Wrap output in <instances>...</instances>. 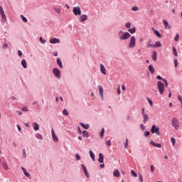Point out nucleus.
Listing matches in <instances>:
<instances>
[{"label": "nucleus", "instance_id": "obj_60", "mask_svg": "<svg viewBox=\"0 0 182 182\" xmlns=\"http://www.w3.org/2000/svg\"><path fill=\"white\" fill-rule=\"evenodd\" d=\"M77 129H78V133L80 134H82V130L80 129V127H78Z\"/></svg>", "mask_w": 182, "mask_h": 182}, {"label": "nucleus", "instance_id": "obj_34", "mask_svg": "<svg viewBox=\"0 0 182 182\" xmlns=\"http://www.w3.org/2000/svg\"><path fill=\"white\" fill-rule=\"evenodd\" d=\"M173 53L174 55V56H178V53H177V49H176V47H173Z\"/></svg>", "mask_w": 182, "mask_h": 182}, {"label": "nucleus", "instance_id": "obj_36", "mask_svg": "<svg viewBox=\"0 0 182 182\" xmlns=\"http://www.w3.org/2000/svg\"><path fill=\"white\" fill-rule=\"evenodd\" d=\"M126 142L124 144L125 149H127L129 147V139L126 138Z\"/></svg>", "mask_w": 182, "mask_h": 182}, {"label": "nucleus", "instance_id": "obj_48", "mask_svg": "<svg viewBox=\"0 0 182 182\" xmlns=\"http://www.w3.org/2000/svg\"><path fill=\"white\" fill-rule=\"evenodd\" d=\"M23 173H24V176H26V177H31V174L28 173V171H24Z\"/></svg>", "mask_w": 182, "mask_h": 182}, {"label": "nucleus", "instance_id": "obj_27", "mask_svg": "<svg viewBox=\"0 0 182 182\" xmlns=\"http://www.w3.org/2000/svg\"><path fill=\"white\" fill-rule=\"evenodd\" d=\"M150 73H151L153 75V73H154V67H153V65H149V68H148Z\"/></svg>", "mask_w": 182, "mask_h": 182}, {"label": "nucleus", "instance_id": "obj_63", "mask_svg": "<svg viewBox=\"0 0 182 182\" xmlns=\"http://www.w3.org/2000/svg\"><path fill=\"white\" fill-rule=\"evenodd\" d=\"M122 90H126V86L122 85Z\"/></svg>", "mask_w": 182, "mask_h": 182}, {"label": "nucleus", "instance_id": "obj_21", "mask_svg": "<svg viewBox=\"0 0 182 182\" xmlns=\"http://www.w3.org/2000/svg\"><path fill=\"white\" fill-rule=\"evenodd\" d=\"M161 42L160 41H156L155 44L153 45V48H161Z\"/></svg>", "mask_w": 182, "mask_h": 182}, {"label": "nucleus", "instance_id": "obj_50", "mask_svg": "<svg viewBox=\"0 0 182 182\" xmlns=\"http://www.w3.org/2000/svg\"><path fill=\"white\" fill-rule=\"evenodd\" d=\"M75 159H76L77 161H79V160H80V155H79V154H77L75 155Z\"/></svg>", "mask_w": 182, "mask_h": 182}, {"label": "nucleus", "instance_id": "obj_31", "mask_svg": "<svg viewBox=\"0 0 182 182\" xmlns=\"http://www.w3.org/2000/svg\"><path fill=\"white\" fill-rule=\"evenodd\" d=\"M100 136L102 139H103V136H105V128H102L100 133Z\"/></svg>", "mask_w": 182, "mask_h": 182}, {"label": "nucleus", "instance_id": "obj_61", "mask_svg": "<svg viewBox=\"0 0 182 182\" xmlns=\"http://www.w3.org/2000/svg\"><path fill=\"white\" fill-rule=\"evenodd\" d=\"M17 129L18 132H21V130H22V128H21V125H17Z\"/></svg>", "mask_w": 182, "mask_h": 182}, {"label": "nucleus", "instance_id": "obj_51", "mask_svg": "<svg viewBox=\"0 0 182 182\" xmlns=\"http://www.w3.org/2000/svg\"><path fill=\"white\" fill-rule=\"evenodd\" d=\"M23 112H29V109H28V107H23L22 108Z\"/></svg>", "mask_w": 182, "mask_h": 182}, {"label": "nucleus", "instance_id": "obj_22", "mask_svg": "<svg viewBox=\"0 0 182 182\" xmlns=\"http://www.w3.org/2000/svg\"><path fill=\"white\" fill-rule=\"evenodd\" d=\"M21 65L23 66V68L24 69H26V68H28V65H27V63H26V60L23 59V60H21Z\"/></svg>", "mask_w": 182, "mask_h": 182}, {"label": "nucleus", "instance_id": "obj_41", "mask_svg": "<svg viewBox=\"0 0 182 182\" xmlns=\"http://www.w3.org/2000/svg\"><path fill=\"white\" fill-rule=\"evenodd\" d=\"M131 175L132 176V177H137V173H136V172L134 171H131Z\"/></svg>", "mask_w": 182, "mask_h": 182}, {"label": "nucleus", "instance_id": "obj_45", "mask_svg": "<svg viewBox=\"0 0 182 182\" xmlns=\"http://www.w3.org/2000/svg\"><path fill=\"white\" fill-rule=\"evenodd\" d=\"M171 141H172L173 146H176V139H174V137H171Z\"/></svg>", "mask_w": 182, "mask_h": 182}, {"label": "nucleus", "instance_id": "obj_19", "mask_svg": "<svg viewBox=\"0 0 182 182\" xmlns=\"http://www.w3.org/2000/svg\"><path fill=\"white\" fill-rule=\"evenodd\" d=\"M152 60H157V52L156 51H153L152 53V56H151Z\"/></svg>", "mask_w": 182, "mask_h": 182}, {"label": "nucleus", "instance_id": "obj_28", "mask_svg": "<svg viewBox=\"0 0 182 182\" xmlns=\"http://www.w3.org/2000/svg\"><path fill=\"white\" fill-rule=\"evenodd\" d=\"M80 126L83 127V129H85V130H87L89 129V124H83V122L80 123Z\"/></svg>", "mask_w": 182, "mask_h": 182}, {"label": "nucleus", "instance_id": "obj_57", "mask_svg": "<svg viewBox=\"0 0 182 182\" xmlns=\"http://www.w3.org/2000/svg\"><path fill=\"white\" fill-rule=\"evenodd\" d=\"M107 146H112V141H107Z\"/></svg>", "mask_w": 182, "mask_h": 182}, {"label": "nucleus", "instance_id": "obj_18", "mask_svg": "<svg viewBox=\"0 0 182 182\" xmlns=\"http://www.w3.org/2000/svg\"><path fill=\"white\" fill-rule=\"evenodd\" d=\"M113 176L114 177H120V172L119 171V169H115L113 172Z\"/></svg>", "mask_w": 182, "mask_h": 182}, {"label": "nucleus", "instance_id": "obj_29", "mask_svg": "<svg viewBox=\"0 0 182 182\" xmlns=\"http://www.w3.org/2000/svg\"><path fill=\"white\" fill-rule=\"evenodd\" d=\"M82 136H83V137H86L87 139H89V136H90L89 132L86 130H84L82 132Z\"/></svg>", "mask_w": 182, "mask_h": 182}, {"label": "nucleus", "instance_id": "obj_7", "mask_svg": "<svg viewBox=\"0 0 182 182\" xmlns=\"http://www.w3.org/2000/svg\"><path fill=\"white\" fill-rule=\"evenodd\" d=\"M53 73L54 75L57 77V79H60L61 75H60V70L58 69V68H54L53 69Z\"/></svg>", "mask_w": 182, "mask_h": 182}, {"label": "nucleus", "instance_id": "obj_24", "mask_svg": "<svg viewBox=\"0 0 182 182\" xmlns=\"http://www.w3.org/2000/svg\"><path fill=\"white\" fill-rule=\"evenodd\" d=\"M89 153L92 161H96V159L95 158V154L93 153V151H92V150H90Z\"/></svg>", "mask_w": 182, "mask_h": 182}, {"label": "nucleus", "instance_id": "obj_53", "mask_svg": "<svg viewBox=\"0 0 182 182\" xmlns=\"http://www.w3.org/2000/svg\"><path fill=\"white\" fill-rule=\"evenodd\" d=\"M139 179L141 182H143V176L141 175V173H139Z\"/></svg>", "mask_w": 182, "mask_h": 182}, {"label": "nucleus", "instance_id": "obj_49", "mask_svg": "<svg viewBox=\"0 0 182 182\" xmlns=\"http://www.w3.org/2000/svg\"><path fill=\"white\" fill-rule=\"evenodd\" d=\"M140 128L141 130H143V132H144V130H146V127H144V124H140Z\"/></svg>", "mask_w": 182, "mask_h": 182}, {"label": "nucleus", "instance_id": "obj_43", "mask_svg": "<svg viewBox=\"0 0 182 182\" xmlns=\"http://www.w3.org/2000/svg\"><path fill=\"white\" fill-rule=\"evenodd\" d=\"M144 136L145 137H149V136H150V132L146 131V132H144Z\"/></svg>", "mask_w": 182, "mask_h": 182}, {"label": "nucleus", "instance_id": "obj_12", "mask_svg": "<svg viewBox=\"0 0 182 182\" xmlns=\"http://www.w3.org/2000/svg\"><path fill=\"white\" fill-rule=\"evenodd\" d=\"M99 163L103 164L105 161V156H103V154L100 153L99 154V159H98Z\"/></svg>", "mask_w": 182, "mask_h": 182}, {"label": "nucleus", "instance_id": "obj_13", "mask_svg": "<svg viewBox=\"0 0 182 182\" xmlns=\"http://www.w3.org/2000/svg\"><path fill=\"white\" fill-rule=\"evenodd\" d=\"M163 23L166 29H171V26L168 25V21H167V20H164Z\"/></svg>", "mask_w": 182, "mask_h": 182}, {"label": "nucleus", "instance_id": "obj_15", "mask_svg": "<svg viewBox=\"0 0 182 182\" xmlns=\"http://www.w3.org/2000/svg\"><path fill=\"white\" fill-rule=\"evenodd\" d=\"M60 42V40L56 38H54L50 40V43H53V44L59 43Z\"/></svg>", "mask_w": 182, "mask_h": 182}, {"label": "nucleus", "instance_id": "obj_58", "mask_svg": "<svg viewBox=\"0 0 182 182\" xmlns=\"http://www.w3.org/2000/svg\"><path fill=\"white\" fill-rule=\"evenodd\" d=\"M18 56L21 58V56H22V51H21V50H19L18 51Z\"/></svg>", "mask_w": 182, "mask_h": 182}, {"label": "nucleus", "instance_id": "obj_16", "mask_svg": "<svg viewBox=\"0 0 182 182\" xmlns=\"http://www.w3.org/2000/svg\"><path fill=\"white\" fill-rule=\"evenodd\" d=\"M57 65H58L61 69H63V63H62L60 58H57Z\"/></svg>", "mask_w": 182, "mask_h": 182}, {"label": "nucleus", "instance_id": "obj_4", "mask_svg": "<svg viewBox=\"0 0 182 182\" xmlns=\"http://www.w3.org/2000/svg\"><path fill=\"white\" fill-rule=\"evenodd\" d=\"M151 132L152 134H156L157 136H160V128L159 127H156V125H153L151 128Z\"/></svg>", "mask_w": 182, "mask_h": 182}, {"label": "nucleus", "instance_id": "obj_5", "mask_svg": "<svg viewBox=\"0 0 182 182\" xmlns=\"http://www.w3.org/2000/svg\"><path fill=\"white\" fill-rule=\"evenodd\" d=\"M134 46H136V37H134V36L131 37L129 43L128 45V48H134Z\"/></svg>", "mask_w": 182, "mask_h": 182}, {"label": "nucleus", "instance_id": "obj_44", "mask_svg": "<svg viewBox=\"0 0 182 182\" xmlns=\"http://www.w3.org/2000/svg\"><path fill=\"white\" fill-rule=\"evenodd\" d=\"M179 38H180V35L178 33H176V36L174 38V41L176 42H177V41H178Z\"/></svg>", "mask_w": 182, "mask_h": 182}, {"label": "nucleus", "instance_id": "obj_9", "mask_svg": "<svg viewBox=\"0 0 182 182\" xmlns=\"http://www.w3.org/2000/svg\"><path fill=\"white\" fill-rule=\"evenodd\" d=\"M0 15L1 16L2 20L6 21V16L5 15V12L4 11V8H2L1 6H0Z\"/></svg>", "mask_w": 182, "mask_h": 182}, {"label": "nucleus", "instance_id": "obj_52", "mask_svg": "<svg viewBox=\"0 0 182 182\" xmlns=\"http://www.w3.org/2000/svg\"><path fill=\"white\" fill-rule=\"evenodd\" d=\"M174 66L175 68H177V66H178V61L177 60V59L174 60Z\"/></svg>", "mask_w": 182, "mask_h": 182}, {"label": "nucleus", "instance_id": "obj_6", "mask_svg": "<svg viewBox=\"0 0 182 182\" xmlns=\"http://www.w3.org/2000/svg\"><path fill=\"white\" fill-rule=\"evenodd\" d=\"M73 12L75 16H77L79 15H82V10H80V7L75 6L73 9Z\"/></svg>", "mask_w": 182, "mask_h": 182}, {"label": "nucleus", "instance_id": "obj_37", "mask_svg": "<svg viewBox=\"0 0 182 182\" xmlns=\"http://www.w3.org/2000/svg\"><path fill=\"white\" fill-rule=\"evenodd\" d=\"M2 166L4 170H8V164H6V163L3 162Z\"/></svg>", "mask_w": 182, "mask_h": 182}, {"label": "nucleus", "instance_id": "obj_20", "mask_svg": "<svg viewBox=\"0 0 182 182\" xmlns=\"http://www.w3.org/2000/svg\"><path fill=\"white\" fill-rule=\"evenodd\" d=\"M100 70L103 73V75H106V68L103 64H100Z\"/></svg>", "mask_w": 182, "mask_h": 182}, {"label": "nucleus", "instance_id": "obj_64", "mask_svg": "<svg viewBox=\"0 0 182 182\" xmlns=\"http://www.w3.org/2000/svg\"><path fill=\"white\" fill-rule=\"evenodd\" d=\"M53 55H54V56H58V53H57V51H55V52L53 53Z\"/></svg>", "mask_w": 182, "mask_h": 182}, {"label": "nucleus", "instance_id": "obj_62", "mask_svg": "<svg viewBox=\"0 0 182 182\" xmlns=\"http://www.w3.org/2000/svg\"><path fill=\"white\" fill-rule=\"evenodd\" d=\"M141 114L143 116H144V114H146V113H144V108H142Z\"/></svg>", "mask_w": 182, "mask_h": 182}, {"label": "nucleus", "instance_id": "obj_30", "mask_svg": "<svg viewBox=\"0 0 182 182\" xmlns=\"http://www.w3.org/2000/svg\"><path fill=\"white\" fill-rule=\"evenodd\" d=\"M128 32H129V33H136V27L129 28Z\"/></svg>", "mask_w": 182, "mask_h": 182}, {"label": "nucleus", "instance_id": "obj_1", "mask_svg": "<svg viewBox=\"0 0 182 182\" xmlns=\"http://www.w3.org/2000/svg\"><path fill=\"white\" fill-rule=\"evenodd\" d=\"M119 41H126L130 38L131 35L129 32H124L123 31H119Z\"/></svg>", "mask_w": 182, "mask_h": 182}, {"label": "nucleus", "instance_id": "obj_10", "mask_svg": "<svg viewBox=\"0 0 182 182\" xmlns=\"http://www.w3.org/2000/svg\"><path fill=\"white\" fill-rule=\"evenodd\" d=\"M81 167L82 168V171L84 172V174H85L86 177L87 178H89L90 176H89V172H87V168H86V166L81 164Z\"/></svg>", "mask_w": 182, "mask_h": 182}, {"label": "nucleus", "instance_id": "obj_25", "mask_svg": "<svg viewBox=\"0 0 182 182\" xmlns=\"http://www.w3.org/2000/svg\"><path fill=\"white\" fill-rule=\"evenodd\" d=\"M144 121L143 123L146 124L149 122V115L147 114L143 115Z\"/></svg>", "mask_w": 182, "mask_h": 182}, {"label": "nucleus", "instance_id": "obj_23", "mask_svg": "<svg viewBox=\"0 0 182 182\" xmlns=\"http://www.w3.org/2000/svg\"><path fill=\"white\" fill-rule=\"evenodd\" d=\"M99 92H100V97L102 99H103V87L102 86H99Z\"/></svg>", "mask_w": 182, "mask_h": 182}, {"label": "nucleus", "instance_id": "obj_2", "mask_svg": "<svg viewBox=\"0 0 182 182\" xmlns=\"http://www.w3.org/2000/svg\"><path fill=\"white\" fill-rule=\"evenodd\" d=\"M171 124L175 130H178V129H180V121H178V119L173 117Z\"/></svg>", "mask_w": 182, "mask_h": 182}, {"label": "nucleus", "instance_id": "obj_17", "mask_svg": "<svg viewBox=\"0 0 182 182\" xmlns=\"http://www.w3.org/2000/svg\"><path fill=\"white\" fill-rule=\"evenodd\" d=\"M152 29L154 30V34L158 37V38H162L163 36L161 35V33H160V32L156 29H154V28H152Z\"/></svg>", "mask_w": 182, "mask_h": 182}, {"label": "nucleus", "instance_id": "obj_46", "mask_svg": "<svg viewBox=\"0 0 182 182\" xmlns=\"http://www.w3.org/2000/svg\"><path fill=\"white\" fill-rule=\"evenodd\" d=\"M23 159H26V150L25 149H23Z\"/></svg>", "mask_w": 182, "mask_h": 182}, {"label": "nucleus", "instance_id": "obj_32", "mask_svg": "<svg viewBox=\"0 0 182 182\" xmlns=\"http://www.w3.org/2000/svg\"><path fill=\"white\" fill-rule=\"evenodd\" d=\"M36 139H39L40 140H43V136L41 134H36Z\"/></svg>", "mask_w": 182, "mask_h": 182}, {"label": "nucleus", "instance_id": "obj_54", "mask_svg": "<svg viewBox=\"0 0 182 182\" xmlns=\"http://www.w3.org/2000/svg\"><path fill=\"white\" fill-rule=\"evenodd\" d=\"M132 11L136 12V11H139V7L138 6H133L132 9Z\"/></svg>", "mask_w": 182, "mask_h": 182}, {"label": "nucleus", "instance_id": "obj_40", "mask_svg": "<svg viewBox=\"0 0 182 182\" xmlns=\"http://www.w3.org/2000/svg\"><path fill=\"white\" fill-rule=\"evenodd\" d=\"M21 18H22L23 22H28V18L23 16V15H21Z\"/></svg>", "mask_w": 182, "mask_h": 182}, {"label": "nucleus", "instance_id": "obj_59", "mask_svg": "<svg viewBox=\"0 0 182 182\" xmlns=\"http://www.w3.org/2000/svg\"><path fill=\"white\" fill-rule=\"evenodd\" d=\"M151 173H153V171H154V166H153V165L151 166Z\"/></svg>", "mask_w": 182, "mask_h": 182}, {"label": "nucleus", "instance_id": "obj_56", "mask_svg": "<svg viewBox=\"0 0 182 182\" xmlns=\"http://www.w3.org/2000/svg\"><path fill=\"white\" fill-rule=\"evenodd\" d=\"M156 79H158V80H163V81L164 80V79L163 77H161V76H160V75H157Z\"/></svg>", "mask_w": 182, "mask_h": 182}, {"label": "nucleus", "instance_id": "obj_42", "mask_svg": "<svg viewBox=\"0 0 182 182\" xmlns=\"http://www.w3.org/2000/svg\"><path fill=\"white\" fill-rule=\"evenodd\" d=\"M54 11H55V12H57V14H60V12H61L60 8H58V7L54 8Z\"/></svg>", "mask_w": 182, "mask_h": 182}, {"label": "nucleus", "instance_id": "obj_8", "mask_svg": "<svg viewBox=\"0 0 182 182\" xmlns=\"http://www.w3.org/2000/svg\"><path fill=\"white\" fill-rule=\"evenodd\" d=\"M51 134L53 141H55V143H58L59 141V138H58V136L55 134V130L53 129H51Z\"/></svg>", "mask_w": 182, "mask_h": 182}, {"label": "nucleus", "instance_id": "obj_26", "mask_svg": "<svg viewBox=\"0 0 182 182\" xmlns=\"http://www.w3.org/2000/svg\"><path fill=\"white\" fill-rule=\"evenodd\" d=\"M33 129H34V130L36 132V131H38V130H39V124H38V123H36V122H34L33 124Z\"/></svg>", "mask_w": 182, "mask_h": 182}, {"label": "nucleus", "instance_id": "obj_11", "mask_svg": "<svg viewBox=\"0 0 182 182\" xmlns=\"http://www.w3.org/2000/svg\"><path fill=\"white\" fill-rule=\"evenodd\" d=\"M85 21H87V15L82 14L80 17V21L85 22Z\"/></svg>", "mask_w": 182, "mask_h": 182}, {"label": "nucleus", "instance_id": "obj_47", "mask_svg": "<svg viewBox=\"0 0 182 182\" xmlns=\"http://www.w3.org/2000/svg\"><path fill=\"white\" fill-rule=\"evenodd\" d=\"M40 42H41V43H46V40L43 39V38L40 37Z\"/></svg>", "mask_w": 182, "mask_h": 182}, {"label": "nucleus", "instance_id": "obj_55", "mask_svg": "<svg viewBox=\"0 0 182 182\" xmlns=\"http://www.w3.org/2000/svg\"><path fill=\"white\" fill-rule=\"evenodd\" d=\"M164 83H165V87H168V82H167V80L164 79Z\"/></svg>", "mask_w": 182, "mask_h": 182}, {"label": "nucleus", "instance_id": "obj_39", "mask_svg": "<svg viewBox=\"0 0 182 182\" xmlns=\"http://www.w3.org/2000/svg\"><path fill=\"white\" fill-rule=\"evenodd\" d=\"M3 49H9V46L6 43H4L2 46Z\"/></svg>", "mask_w": 182, "mask_h": 182}, {"label": "nucleus", "instance_id": "obj_35", "mask_svg": "<svg viewBox=\"0 0 182 182\" xmlns=\"http://www.w3.org/2000/svg\"><path fill=\"white\" fill-rule=\"evenodd\" d=\"M146 100L148 101V103H149L151 107H153V101L149 97H147Z\"/></svg>", "mask_w": 182, "mask_h": 182}, {"label": "nucleus", "instance_id": "obj_3", "mask_svg": "<svg viewBox=\"0 0 182 182\" xmlns=\"http://www.w3.org/2000/svg\"><path fill=\"white\" fill-rule=\"evenodd\" d=\"M158 89L160 95H164V83L161 81H158Z\"/></svg>", "mask_w": 182, "mask_h": 182}, {"label": "nucleus", "instance_id": "obj_38", "mask_svg": "<svg viewBox=\"0 0 182 182\" xmlns=\"http://www.w3.org/2000/svg\"><path fill=\"white\" fill-rule=\"evenodd\" d=\"M130 26H132V23L130 21H128L125 23V28H130Z\"/></svg>", "mask_w": 182, "mask_h": 182}, {"label": "nucleus", "instance_id": "obj_33", "mask_svg": "<svg viewBox=\"0 0 182 182\" xmlns=\"http://www.w3.org/2000/svg\"><path fill=\"white\" fill-rule=\"evenodd\" d=\"M63 114H64V116H69V112L68 111V109H64L63 111Z\"/></svg>", "mask_w": 182, "mask_h": 182}, {"label": "nucleus", "instance_id": "obj_14", "mask_svg": "<svg viewBox=\"0 0 182 182\" xmlns=\"http://www.w3.org/2000/svg\"><path fill=\"white\" fill-rule=\"evenodd\" d=\"M150 144H151V146H154V147H157L158 149H161V144H157L154 141H151Z\"/></svg>", "mask_w": 182, "mask_h": 182}]
</instances>
